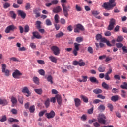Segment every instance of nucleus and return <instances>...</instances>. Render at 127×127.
<instances>
[{"label": "nucleus", "instance_id": "obj_33", "mask_svg": "<svg viewBox=\"0 0 127 127\" xmlns=\"http://www.w3.org/2000/svg\"><path fill=\"white\" fill-rule=\"evenodd\" d=\"M54 20L55 23H59V15H58V14H56L55 15Z\"/></svg>", "mask_w": 127, "mask_h": 127}, {"label": "nucleus", "instance_id": "obj_47", "mask_svg": "<svg viewBox=\"0 0 127 127\" xmlns=\"http://www.w3.org/2000/svg\"><path fill=\"white\" fill-rule=\"evenodd\" d=\"M47 110H45L43 111H41L39 113V117H43V115H44L45 113H47Z\"/></svg>", "mask_w": 127, "mask_h": 127}, {"label": "nucleus", "instance_id": "obj_7", "mask_svg": "<svg viewBox=\"0 0 127 127\" xmlns=\"http://www.w3.org/2000/svg\"><path fill=\"white\" fill-rule=\"evenodd\" d=\"M116 25V20L114 18L110 19V24L108 26L107 29L108 30H113L114 29V25Z\"/></svg>", "mask_w": 127, "mask_h": 127}, {"label": "nucleus", "instance_id": "obj_55", "mask_svg": "<svg viewBox=\"0 0 127 127\" xmlns=\"http://www.w3.org/2000/svg\"><path fill=\"white\" fill-rule=\"evenodd\" d=\"M126 91H125V90H121V97H122V98H126Z\"/></svg>", "mask_w": 127, "mask_h": 127}, {"label": "nucleus", "instance_id": "obj_14", "mask_svg": "<svg viewBox=\"0 0 127 127\" xmlns=\"http://www.w3.org/2000/svg\"><path fill=\"white\" fill-rule=\"evenodd\" d=\"M62 11V8L60 6H58L56 7H54L53 9V12H54V13H59V12H60Z\"/></svg>", "mask_w": 127, "mask_h": 127}, {"label": "nucleus", "instance_id": "obj_36", "mask_svg": "<svg viewBox=\"0 0 127 127\" xmlns=\"http://www.w3.org/2000/svg\"><path fill=\"white\" fill-rule=\"evenodd\" d=\"M74 50H78V51L80 50V48L79 47V46H80V44H78L77 43H74Z\"/></svg>", "mask_w": 127, "mask_h": 127}, {"label": "nucleus", "instance_id": "obj_46", "mask_svg": "<svg viewBox=\"0 0 127 127\" xmlns=\"http://www.w3.org/2000/svg\"><path fill=\"white\" fill-rule=\"evenodd\" d=\"M75 9L77 11H82V10H83L82 7H81V6H79L78 4L76 5Z\"/></svg>", "mask_w": 127, "mask_h": 127}, {"label": "nucleus", "instance_id": "obj_50", "mask_svg": "<svg viewBox=\"0 0 127 127\" xmlns=\"http://www.w3.org/2000/svg\"><path fill=\"white\" fill-rule=\"evenodd\" d=\"M6 116L4 115L2 117V118L0 120V122H2V123H3V122H6Z\"/></svg>", "mask_w": 127, "mask_h": 127}, {"label": "nucleus", "instance_id": "obj_18", "mask_svg": "<svg viewBox=\"0 0 127 127\" xmlns=\"http://www.w3.org/2000/svg\"><path fill=\"white\" fill-rule=\"evenodd\" d=\"M89 81L91 83H95L96 84H99V81L97 80V78L95 77H90L89 78Z\"/></svg>", "mask_w": 127, "mask_h": 127}, {"label": "nucleus", "instance_id": "obj_43", "mask_svg": "<svg viewBox=\"0 0 127 127\" xmlns=\"http://www.w3.org/2000/svg\"><path fill=\"white\" fill-rule=\"evenodd\" d=\"M33 82L37 85H38L39 84V79L37 77H35L33 78Z\"/></svg>", "mask_w": 127, "mask_h": 127}, {"label": "nucleus", "instance_id": "obj_23", "mask_svg": "<svg viewBox=\"0 0 127 127\" xmlns=\"http://www.w3.org/2000/svg\"><path fill=\"white\" fill-rule=\"evenodd\" d=\"M11 102L13 105L17 104V99L14 96H12L11 98Z\"/></svg>", "mask_w": 127, "mask_h": 127}, {"label": "nucleus", "instance_id": "obj_38", "mask_svg": "<svg viewBox=\"0 0 127 127\" xmlns=\"http://www.w3.org/2000/svg\"><path fill=\"white\" fill-rule=\"evenodd\" d=\"M102 37H103V36H102L101 34H97L95 37V38L97 41H99V40H101Z\"/></svg>", "mask_w": 127, "mask_h": 127}, {"label": "nucleus", "instance_id": "obj_11", "mask_svg": "<svg viewBox=\"0 0 127 127\" xmlns=\"http://www.w3.org/2000/svg\"><path fill=\"white\" fill-rule=\"evenodd\" d=\"M22 92L25 94L26 97H30V95H31V92H30L28 88L26 87H24L23 88Z\"/></svg>", "mask_w": 127, "mask_h": 127}, {"label": "nucleus", "instance_id": "obj_52", "mask_svg": "<svg viewBox=\"0 0 127 127\" xmlns=\"http://www.w3.org/2000/svg\"><path fill=\"white\" fill-rule=\"evenodd\" d=\"M10 7V4L8 3H5L3 5V7L4 8H5V9H6V8H8V7Z\"/></svg>", "mask_w": 127, "mask_h": 127}, {"label": "nucleus", "instance_id": "obj_51", "mask_svg": "<svg viewBox=\"0 0 127 127\" xmlns=\"http://www.w3.org/2000/svg\"><path fill=\"white\" fill-rule=\"evenodd\" d=\"M19 30L20 31V33L22 34L24 32V28L21 26H19Z\"/></svg>", "mask_w": 127, "mask_h": 127}, {"label": "nucleus", "instance_id": "obj_27", "mask_svg": "<svg viewBox=\"0 0 127 127\" xmlns=\"http://www.w3.org/2000/svg\"><path fill=\"white\" fill-rule=\"evenodd\" d=\"M78 65L80 67H83L86 65V63L84 62L83 60L81 59L78 61Z\"/></svg>", "mask_w": 127, "mask_h": 127}, {"label": "nucleus", "instance_id": "obj_15", "mask_svg": "<svg viewBox=\"0 0 127 127\" xmlns=\"http://www.w3.org/2000/svg\"><path fill=\"white\" fill-rule=\"evenodd\" d=\"M56 98L57 99L58 104L59 105H61L62 104V97L61 95L59 94L56 95Z\"/></svg>", "mask_w": 127, "mask_h": 127}, {"label": "nucleus", "instance_id": "obj_44", "mask_svg": "<svg viewBox=\"0 0 127 127\" xmlns=\"http://www.w3.org/2000/svg\"><path fill=\"white\" fill-rule=\"evenodd\" d=\"M46 24L47 25V26H50V25H52V23L51 22V21L49 19H47L46 20Z\"/></svg>", "mask_w": 127, "mask_h": 127}, {"label": "nucleus", "instance_id": "obj_59", "mask_svg": "<svg viewBox=\"0 0 127 127\" xmlns=\"http://www.w3.org/2000/svg\"><path fill=\"white\" fill-rule=\"evenodd\" d=\"M91 12L93 15H98V14H100V12L96 10L92 11Z\"/></svg>", "mask_w": 127, "mask_h": 127}, {"label": "nucleus", "instance_id": "obj_21", "mask_svg": "<svg viewBox=\"0 0 127 127\" xmlns=\"http://www.w3.org/2000/svg\"><path fill=\"white\" fill-rule=\"evenodd\" d=\"M119 98L120 96H119V95H114L111 97V101H112L113 102H117V101H119Z\"/></svg>", "mask_w": 127, "mask_h": 127}, {"label": "nucleus", "instance_id": "obj_35", "mask_svg": "<svg viewBox=\"0 0 127 127\" xmlns=\"http://www.w3.org/2000/svg\"><path fill=\"white\" fill-rule=\"evenodd\" d=\"M47 80L48 82H50L51 84H53V81L52 80L53 78L51 75H49L47 78Z\"/></svg>", "mask_w": 127, "mask_h": 127}, {"label": "nucleus", "instance_id": "obj_45", "mask_svg": "<svg viewBox=\"0 0 127 127\" xmlns=\"http://www.w3.org/2000/svg\"><path fill=\"white\" fill-rule=\"evenodd\" d=\"M38 73L41 75V76H44L45 75V71L43 69H39L38 70Z\"/></svg>", "mask_w": 127, "mask_h": 127}, {"label": "nucleus", "instance_id": "obj_37", "mask_svg": "<svg viewBox=\"0 0 127 127\" xmlns=\"http://www.w3.org/2000/svg\"><path fill=\"white\" fill-rule=\"evenodd\" d=\"M34 91L38 95H41V94H42V89H41V88L34 89Z\"/></svg>", "mask_w": 127, "mask_h": 127}, {"label": "nucleus", "instance_id": "obj_17", "mask_svg": "<svg viewBox=\"0 0 127 127\" xmlns=\"http://www.w3.org/2000/svg\"><path fill=\"white\" fill-rule=\"evenodd\" d=\"M41 9L39 8H36L33 10V12L35 14H36V17H39L40 16V11Z\"/></svg>", "mask_w": 127, "mask_h": 127}, {"label": "nucleus", "instance_id": "obj_62", "mask_svg": "<svg viewBox=\"0 0 127 127\" xmlns=\"http://www.w3.org/2000/svg\"><path fill=\"white\" fill-rule=\"evenodd\" d=\"M67 30L69 31V32H71V31L73 30V27L72 26V25L68 26L67 28Z\"/></svg>", "mask_w": 127, "mask_h": 127}, {"label": "nucleus", "instance_id": "obj_26", "mask_svg": "<svg viewBox=\"0 0 127 127\" xmlns=\"http://www.w3.org/2000/svg\"><path fill=\"white\" fill-rule=\"evenodd\" d=\"M9 14L12 18L13 19H15L16 18V14L13 11H11L9 12Z\"/></svg>", "mask_w": 127, "mask_h": 127}, {"label": "nucleus", "instance_id": "obj_6", "mask_svg": "<svg viewBox=\"0 0 127 127\" xmlns=\"http://www.w3.org/2000/svg\"><path fill=\"white\" fill-rule=\"evenodd\" d=\"M51 49L55 55H59V54H60V49H59L58 47L56 46H53L51 48Z\"/></svg>", "mask_w": 127, "mask_h": 127}, {"label": "nucleus", "instance_id": "obj_60", "mask_svg": "<svg viewBox=\"0 0 127 127\" xmlns=\"http://www.w3.org/2000/svg\"><path fill=\"white\" fill-rule=\"evenodd\" d=\"M11 112L13 115H16L17 114V110L16 109H12Z\"/></svg>", "mask_w": 127, "mask_h": 127}, {"label": "nucleus", "instance_id": "obj_19", "mask_svg": "<svg viewBox=\"0 0 127 127\" xmlns=\"http://www.w3.org/2000/svg\"><path fill=\"white\" fill-rule=\"evenodd\" d=\"M8 102L6 99H2L0 98V105H2V106H6L7 105Z\"/></svg>", "mask_w": 127, "mask_h": 127}, {"label": "nucleus", "instance_id": "obj_49", "mask_svg": "<svg viewBox=\"0 0 127 127\" xmlns=\"http://www.w3.org/2000/svg\"><path fill=\"white\" fill-rule=\"evenodd\" d=\"M108 108L110 109L111 112H113V110H114V106L112 105V104L109 103L108 104Z\"/></svg>", "mask_w": 127, "mask_h": 127}, {"label": "nucleus", "instance_id": "obj_41", "mask_svg": "<svg viewBox=\"0 0 127 127\" xmlns=\"http://www.w3.org/2000/svg\"><path fill=\"white\" fill-rule=\"evenodd\" d=\"M29 32V26L26 25L24 26V32H25V33H27V32Z\"/></svg>", "mask_w": 127, "mask_h": 127}, {"label": "nucleus", "instance_id": "obj_28", "mask_svg": "<svg viewBox=\"0 0 127 127\" xmlns=\"http://www.w3.org/2000/svg\"><path fill=\"white\" fill-rule=\"evenodd\" d=\"M98 71L100 73H104L106 71V67L102 66L100 65L98 68Z\"/></svg>", "mask_w": 127, "mask_h": 127}, {"label": "nucleus", "instance_id": "obj_29", "mask_svg": "<svg viewBox=\"0 0 127 127\" xmlns=\"http://www.w3.org/2000/svg\"><path fill=\"white\" fill-rule=\"evenodd\" d=\"M64 33L63 32L61 31L58 33L56 34L55 36L56 38H60V37H62V36H64Z\"/></svg>", "mask_w": 127, "mask_h": 127}, {"label": "nucleus", "instance_id": "obj_8", "mask_svg": "<svg viewBox=\"0 0 127 127\" xmlns=\"http://www.w3.org/2000/svg\"><path fill=\"white\" fill-rule=\"evenodd\" d=\"M16 29H17V27L13 25H11L6 28L5 32L6 33H9L11 31H13L14 30H16Z\"/></svg>", "mask_w": 127, "mask_h": 127}, {"label": "nucleus", "instance_id": "obj_31", "mask_svg": "<svg viewBox=\"0 0 127 127\" xmlns=\"http://www.w3.org/2000/svg\"><path fill=\"white\" fill-rule=\"evenodd\" d=\"M102 88H103L104 89H105V90H109V85H108L107 84H106V82H104L102 83Z\"/></svg>", "mask_w": 127, "mask_h": 127}, {"label": "nucleus", "instance_id": "obj_61", "mask_svg": "<svg viewBox=\"0 0 127 127\" xmlns=\"http://www.w3.org/2000/svg\"><path fill=\"white\" fill-rule=\"evenodd\" d=\"M104 34L105 36H111V35H112V33H111L110 31H109L105 32Z\"/></svg>", "mask_w": 127, "mask_h": 127}, {"label": "nucleus", "instance_id": "obj_2", "mask_svg": "<svg viewBox=\"0 0 127 127\" xmlns=\"http://www.w3.org/2000/svg\"><path fill=\"white\" fill-rule=\"evenodd\" d=\"M102 6L107 10H111L116 6V2L115 0H109V2L104 3Z\"/></svg>", "mask_w": 127, "mask_h": 127}, {"label": "nucleus", "instance_id": "obj_39", "mask_svg": "<svg viewBox=\"0 0 127 127\" xmlns=\"http://www.w3.org/2000/svg\"><path fill=\"white\" fill-rule=\"evenodd\" d=\"M87 51L89 53H90V54H93V53H94V50H93V48H92V47H91V46H89L88 47Z\"/></svg>", "mask_w": 127, "mask_h": 127}, {"label": "nucleus", "instance_id": "obj_10", "mask_svg": "<svg viewBox=\"0 0 127 127\" xmlns=\"http://www.w3.org/2000/svg\"><path fill=\"white\" fill-rule=\"evenodd\" d=\"M33 36L31 37V39L33 40L35 38H37V39H41L42 38V36L39 34V33L37 31H34L32 32Z\"/></svg>", "mask_w": 127, "mask_h": 127}, {"label": "nucleus", "instance_id": "obj_16", "mask_svg": "<svg viewBox=\"0 0 127 127\" xmlns=\"http://www.w3.org/2000/svg\"><path fill=\"white\" fill-rule=\"evenodd\" d=\"M75 106L76 108L81 106V100L78 98H74Z\"/></svg>", "mask_w": 127, "mask_h": 127}, {"label": "nucleus", "instance_id": "obj_53", "mask_svg": "<svg viewBox=\"0 0 127 127\" xmlns=\"http://www.w3.org/2000/svg\"><path fill=\"white\" fill-rule=\"evenodd\" d=\"M76 41L78 43H80V42H82L83 41V38L82 37H78L76 38Z\"/></svg>", "mask_w": 127, "mask_h": 127}, {"label": "nucleus", "instance_id": "obj_3", "mask_svg": "<svg viewBox=\"0 0 127 127\" xmlns=\"http://www.w3.org/2000/svg\"><path fill=\"white\" fill-rule=\"evenodd\" d=\"M2 67V72L3 73L6 77H9V75H10L9 73H10V71L9 70L6 69V64H1Z\"/></svg>", "mask_w": 127, "mask_h": 127}, {"label": "nucleus", "instance_id": "obj_32", "mask_svg": "<svg viewBox=\"0 0 127 127\" xmlns=\"http://www.w3.org/2000/svg\"><path fill=\"white\" fill-rule=\"evenodd\" d=\"M36 27L37 28V29L41 28V21H37L36 22Z\"/></svg>", "mask_w": 127, "mask_h": 127}, {"label": "nucleus", "instance_id": "obj_12", "mask_svg": "<svg viewBox=\"0 0 127 127\" xmlns=\"http://www.w3.org/2000/svg\"><path fill=\"white\" fill-rule=\"evenodd\" d=\"M21 75H22V73L19 71L18 70H16L12 74V76L15 79H19V76H21Z\"/></svg>", "mask_w": 127, "mask_h": 127}, {"label": "nucleus", "instance_id": "obj_34", "mask_svg": "<svg viewBox=\"0 0 127 127\" xmlns=\"http://www.w3.org/2000/svg\"><path fill=\"white\" fill-rule=\"evenodd\" d=\"M98 109L99 111H100L101 112H103V111H105L106 107L103 105H100L98 107Z\"/></svg>", "mask_w": 127, "mask_h": 127}, {"label": "nucleus", "instance_id": "obj_22", "mask_svg": "<svg viewBox=\"0 0 127 127\" xmlns=\"http://www.w3.org/2000/svg\"><path fill=\"white\" fill-rule=\"evenodd\" d=\"M93 93H94V94H101V93H103V90H102V89H100V88H96L94 90H93Z\"/></svg>", "mask_w": 127, "mask_h": 127}, {"label": "nucleus", "instance_id": "obj_40", "mask_svg": "<svg viewBox=\"0 0 127 127\" xmlns=\"http://www.w3.org/2000/svg\"><path fill=\"white\" fill-rule=\"evenodd\" d=\"M29 112L30 113H34L35 111V106H34V105H33L32 106H31L29 108Z\"/></svg>", "mask_w": 127, "mask_h": 127}, {"label": "nucleus", "instance_id": "obj_4", "mask_svg": "<svg viewBox=\"0 0 127 127\" xmlns=\"http://www.w3.org/2000/svg\"><path fill=\"white\" fill-rule=\"evenodd\" d=\"M106 116L103 114H100L98 117V121L99 123H100V124H103V125L106 124Z\"/></svg>", "mask_w": 127, "mask_h": 127}, {"label": "nucleus", "instance_id": "obj_57", "mask_svg": "<svg viewBox=\"0 0 127 127\" xmlns=\"http://www.w3.org/2000/svg\"><path fill=\"white\" fill-rule=\"evenodd\" d=\"M105 79L107 80V81H110L111 80V77H110V76H109V74L105 73Z\"/></svg>", "mask_w": 127, "mask_h": 127}, {"label": "nucleus", "instance_id": "obj_58", "mask_svg": "<svg viewBox=\"0 0 127 127\" xmlns=\"http://www.w3.org/2000/svg\"><path fill=\"white\" fill-rule=\"evenodd\" d=\"M37 62L38 63H39V64H40L41 65H44V64H45L44 61L42 60H37Z\"/></svg>", "mask_w": 127, "mask_h": 127}, {"label": "nucleus", "instance_id": "obj_25", "mask_svg": "<svg viewBox=\"0 0 127 127\" xmlns=\"http://www.w3.org/2000/svg\"><path fill=\"white\" fill-rule=\"evenodd\" d=\"M120 88L123 89L124 90H127V83L124 82L120 85Z\"/></svg>", "mask_w": 127, "mask_h": 127}, {"label": "nucleus", "instance_id": "obj_64", "mask_svg": "<svg viewBox=\"0 0 127 127\" xmlns=\"http://www.w3.org/2000/svg\"><path fill=\"white\" fill-rule=\"evenodd\" d=\"M100 102H102V101L99 99H95L93 100V104H99Z\"/></svg>", "mask_w": 127, "mask_h": 127}, {"label": "nucleus", "instance_id": "obj_13", "mask_svg": "<svg viewBox=\"0 0 127 127\" xmlns=\"http://www.w3.org/2000/svg\"><path fill=\"white\" fill-rule=\"evenodd\" d=\"M17 12H18V15L21 16V18H23V19H24V18L26 17V14L25 13V12H24V11L21 10H19L17 11Z\"/></svg>", "mask_w": 127, "mask_h": 127}, {"label": "nucleus", "instance_id": "obj_1", "mask_svg": "<svg viewBox=\"0 0 127 127\" xmlns=\"http://www.w3.org/2000/svg\"><path fill=\"white\" fill-rule=\"evenodd\" d=\"M61 2L62 3L64 14L65 17H68L69 16L68 12H69V9H70L71 7L70 6H68V7L66 6V4H64L67 3V0H61Z\"/></svg>", "mask_w": 127, "mask_h": 127}, {"label": "nucleus", "instance_id": "obj_30", "mask_svg": "<svg viewBox=\"0 0 127 127\" xmlns=\"http://www.w3.org/2000/svg\"><path fill=\"white\" fill-rule=\"evenodd\" d=\"M44 104L46 108H48V107H49V105H50V101L49 98H47L46 100L45 101Z\"/></svg>", "mask_w": 127, "mask_h": 127}, {"label": "nucleus", "instance_id": "obj_63", "mask_svg": "<svg viewBox=\"0 0 127 127\" xmlns=\"http://www.w3.org/2000/svg\"><path fill=\"white\" fill-rule=\"evenodd\" d=\"M127 47L126 46H123L122 48V49L123 50V52H125V53H127Z\"/></svg>", "mask_w": 127, "mask_h": 127}, {"label": "nucleus", "instance_id": "obj_54", "mask_svg": "<svg viewBox=\"0 0 127 127\" xmlns=\"http://www.w3.org/2000/svg\"><path fill=\"white\" fill-rule=\"evenodd\" d=\"M81 120L82 121H85L87 120V115H83L81 118H80Z\"/></svg>", "mask_w": 127, "mask_h": 127}, {"label": "nucleus", "instance_id": "obj_48", "mask_svg": "<svg viewBox=\"0 0 127 127\" xmlns=\"http://www.w3.org/2000/svg\"><path fill=\"white\" fill-rule=\"evenodd\" d=\"M10 60L11 61H14L16 62H18L19 61V60H18L16 57H14L10 58Z\"/></svg>", "mask_w": 127, "mask_h": 127}, {"label": "nucleus", "instance_id": "obj_24", "mask_svg": "<svg viewBox=\"0 0 127 127\" xmlns=\"http://www.w3.org/2000/svg\"><path fill=\"white\" fill-rule=\"evenodd\" d=\"M49 59H50V60H51V61L54 63H56L57 62V59L53 56H50L49 57Z\"/></svg>", "mask_w": 127, "mask_h": 127}, {"label": "nucleus", "instance_id": "obj_5", "mask_svg": "<svg viewBox=\"0 0 127 127\" xmlns=\"http://www.w3.org/2000/svg\"><path fill=\"white\" fill-rule=\"evenodd\" d=\"M80 30L81 31H84L85 28H84V26L82 25V24H77L76 25V28H74V32L79 33V32H80Z\"/></svg>", "mask_w": 127, "mask_h": 127}, {"label": "nucleus", "instance_id": "obj_9", "mask_svg": "<svg viewBox=\"0 0 127 127\" xmlns=\"http://www.w3.org/2000/svg\"><path fill=\"white\" fill-rule=\"evenodd\" d=\"M46 118L48 119H53L55 117V112L53 110H51L49 113H46Z\"/></svg>", "mask_w": 127, "mask_h": 127}, {"label": "nucleus", "instance_id": "obj_20", "mask_svg": "<svg viewBox=\"0 0 127 127\" xmlns=\"http://www.w3.org/2000/svg\"><path fill=\"white\" fill-rule=\"evenodd\" d=\"M81 99L84 102V103H89V98L87 96L82 95L80 96Z\"/></svg>", "mask_w": 127, "mask_h": 127}, {"label": "nucleus", "instance_id": "obj_42", "mask_svg": "<svg viewBox=\"0 0 127 127\" xmlns=\"http://www.w3.org/2000/svg\"><path fill=\"white\" fill-rule=\"evenodd\" d=\"M124 38L122 36H118L116 40L117 42H122V41L123 40Z\"/></svg>", "mask_w": 127, "mask_h": 127}, {"label": "nucleus", "instance_id": "obj_56", "mask_svg": "<svg viewBox=\"0 0 127 127\" xmlns=\"http://www.w3.org/2000/svg\"><path fill=\"white\" fill-rule=\"evenodd\" d=\"M116 46L117 47V48H123V44L121 43H118L116 44Z\"/></svg>", "mask_w": 127, "mask_h": 127}]
</instances>
